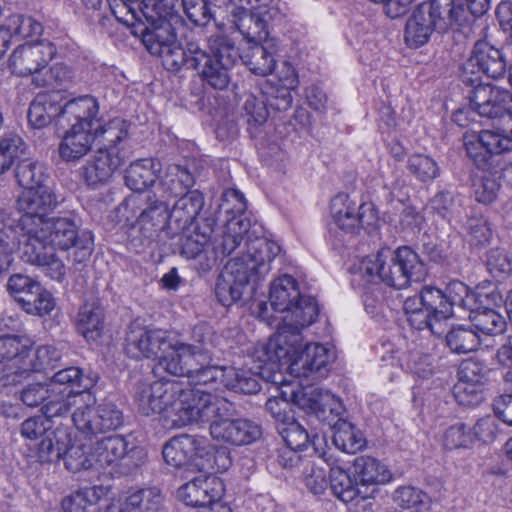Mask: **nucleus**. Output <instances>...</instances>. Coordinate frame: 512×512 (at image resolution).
Wrapping results in <instances>:
<instances>
[{"label": "nucleus", "instance_id": "nucleus-1", "mask_svg": "<svg viewBox=\"0 0 512 512\" xmlns=\"http://www.w3.org/2000/svg\"><path fill=\"white\" fill-rule=\"evenodd\" d=\"M218 257L230 255L239 249L223 267L216 283L215 293L223 306L250 299L257 285L272 270V262L281 247L265 237H252L250 221L246 218L227 219L221 243L214 246Z\"/></svg>", "mask_w": 512, "mask_h": 512}, {"label": "nucleus", "instance_id": "nucleus-2", "mask_svg": "<svg viewBox=\"0 0 512 512\" xmlns=\"http://www.w3.org/2000/svg\"><path fill=\"white\" fill-rule=\"evenodd\" d=\"M507 62L502 51L487 39L475 42L464 66L462 81L471 87L468 92L470 107L481 117L512 118V95L489 83L481 81V74L498 79L506 73Z\"/></svg>", "mask_w": 512, "mask_h": 512}, {"label": "nucleus", "instance_id": "nucleus-3", "mask_svg": "<svg viewBox=\"0 0 512 512\" xmlns=\"http://www.w3.org/2000/svg\"><path fill=\"white\" fill-rule=\"evenodd\" d=\"M269 302L276 312L284 313L282 323L275 335L265 343L258 344L262 355L267 353L272 359H279L291 351L288 344L296 345L300 341V331L314 323L319 314V307L315 298L302 294L298 282L290 275H283L271 283Z\"/></svg>", "mask_w": 512, "mask_h": 512}, {"label": "nucleus", "instance_id": "nucleus-4", "mask_svg": "<svg viewBox=\"0 0 512 512\" xmlns=\"http://www.w3.org/2000/svg\"><path fill=\"white\" fill-rule=\"evenodd\" d=\"M205 393L199 389L185 390L179 382L160 379L139 384L135 401L142 415L164 413L172 427L181 428L194 423Z\"/></svg>", "mask_w": 512, "mask_h": 512}, {"label": "nucleus", "instance_id": "nucleus-5", "mask_svg": "<svg viewBox=\"0 0 512 512\" xmlns=\"http://www.w3.org/2000/svg\"><path fill=\"white\" fill-rule=\"evenodd\" d=\"M361 277L372 283L404 289L412 282H421L427 269L419 255L408 246L396 250L382 248L365 257L359 267Z\"/></svg>", "mask_w": 512, "mask_h": 512}, {"label": "nucleus", "instance_id": "nucleus-6", "mask_svg": "<svg viewBox=\"0 0 512 512\" xmlns=\"http://www.w3.org/2000/svg\"><path fill=\"white\" fill-rule=\"evenodd\" d=\"M237 413L233 402L218 394L205 393L194 423L209 422L213 440L232 446L249 445L262 435L256 422L246 418H233Z\"/></svg>", "mask_w": 512, "mask_h": 512}, {"label": "nucleus", "instance_id": "nucleus-7", "mask_svg": "<svg viewBox=\"0 0 512 512\" xmlns=\"http://www.w3.org/2000/svg\"><path fill=\"white\" fill-rule=\"evenodd\" d=\"M468 20V12L454 0H430L417 6L408 18L404 39L410 48H418L428 42L432 33H443L453 24L461 26Z\"/></svg>", "mask_w": 512, "mask_h": 512}, {"label": "nucleus", "instance_id": "nucleus-8", "mask_svg": "<svg viewBox=\"0 0 512 512\" xmlns=\"http://www.w3.org/2000/svg\"><path fill=\"white\" fill-rule=\"evenodd\" d=\"M165 462L175 468L186 467L206 473L224 472L232 461L225 448L213 451L201 436L181 434L169 439L162 450Z\"/></svg>", "mask_w": 512, "mask_h": 512}, {"label": "nucleus", "instance_id": "nucleus-9", "mask_svg": "<svg viewBox=\"0 0 512 512\" xmlns=\"http://www.w3.org/2000/svg\"><path fill=\"white\" fill-rule=\"evenodd\" d=\"M291 342L292 340L289 338L288 344H283L282 347H289L291 351L279 359H272L268 353L265 356L262 355L260 346L255 348L253 357L260 363L258 368L262 377H265V371L279 370L283 362L289 365L291 373L296 377L321 378L327 373L329 366L336 358L334 349L322 344L311 343L303 347L301 333L300 341L296 345L290 346Z\"/></svg>", "mask_w": 512, "mask_h": 512}, {"label": "nucleus", "instance_id": "nucleus-10", "mask_svg": "<svg viewBox=\"0 0 512 512\" xmlns=\"http://www.w3.org/2000/svg\"><path fill=\"white\" fill-rule=\"evenodd\" d=\"M192 69L202 83L215 90H224L231 82V70L240 58L239 50L227 36L210 39L209 51L192 50Z\"/></svg>", "mask_w": 512, "mask_h": 512}, {"label": "nucleus", "instance_id": "nucleus-11", "mask_svg": "<svg viewBox=\"0 0 512 512\" xmlns=\"http://www.w3.org/2000/svg\"><path fill=\"white\" fill-rule=\"evenodd\" d=\"M39 232H43L54 248L68 250L73 248V260L83 263L93 252V234L91 231H79L73 216H57L48 218L42 223Z\"/></svg>", "mask_w": 512, "mask_h": 512}, {"label": "nucleus", "instance_id": "nucleus-12", "mask_svg": "<svg viewBox=\"0 0 512 512\" xmlns=\"http://www.w3.org/2000/svg\"><path fill=\"white\" fill-rule=\"evenodd\" d=\"M30 223L26 218V227H21L25 237L22 245V259L40 267L51 279L62 281L66 275L63 261L58 258L55 248L48 242L44 233L39 232L41 230L39 226H33Z\"/></svg>", "mask_w": 512, "mask_h": 512}, {"label": "nucleus", "instance_id": "nucleus-13", "mask_svg": "<svg viewBox=\"0 0 512 512\" xmlns=\"http://www.w3.org/2000/svg\"><path fill=\"white\" fill-rule=\"evenodd\" d=\"M214 225V219L206 218L193 228L173 230L175 235L179 234V253L187 259H198L204 271L211 269L218 259V251L212 243Z\"/></svg>", "mask_w": 512, "mask_h": 512}, {"label": "nucleus", "instance_id": "nucleus-14", "mask_svg": "<svg viewBox=\"0 0 512 512\" xmlns=\"http://www.w3.org/2000/svg\"><path fill=\"white\" fill-rule=\"evenodd\" d=\"M93 402L85 403L72 414L76 429L85 437L93 438L98 434L115 431L123 425V412L112 402H104L94 406Z\"/></svg>", "mask_w": 512, "mask_h": 512}, {"label": "nucleus", "instance_id": "nucleus-15", "mask_svg": "<svg viewBox=\"0 0 512 512\" xmlns=\"http://www.w3.org/2000/svg\"><path fill=\"white\" fill-rule=\"evenodd\" d=\"M57 53L55 45L49 41L25 43L17 46L9 57L11 72L20 77L41 75Z\"/></svg>", "mask_w": 512, "mask_h": 512}, {"label": "nucleus", "instance_id": "nucleus-16", "mask_svg": "<svg viewBox=\"0 0 512 512\" xmlns=\"http://www.w3.org/2000/svg\"><path fill=\"white\" fill-rule=\"evenodd\" d=\"M225 493V485L222 479L216 476H198L178 489V498L187 506L203 512L212 508L215 511L216 504H222Z\"/></svg>", "mask_w": 512, "mask_h": 512}, {"label": "nucleus", "instance_id": "nucleus-17", "mask_svg": "<svg viewBox=\"0 0 512 512\" xmlns=\"http://www.w3.org/2000/svg\"><path fill=\"white\" fill-rule=\"evenodd\" d=\"M330 213L333 223L347 234H357L374 220L371 207L356 205L347 194H338L331 200Z\"/></svg>", "mask_w": 512, "mask_h": 512}, {"label": "nucleus", "instance_id": "nucleus-18", "mask_svg": "<svg viewBox=\"0 0 512 512\" xmlns=\"http://www.w3.org/2000/svg\"><path fill=\"white\" fill-rule=\"evenodd\" d=\"M59 203L56 194L46 185L22 192L17 199V208L22 213L20 226L26 227V218L33 226H40L48 219L47 214L56 209Z\"/></svg>", "mask_w": 512, "mask_h": 512}, {"label": "nucleus", "instance_id": "nucleus-19", "mask_svg": "<svg viewBox=\"0 0 512 512\" xmlns=\"http://www.w3.org/2000/svg\"><path fill=\"white\" fill-rule=\"evenodd\" d=\"M95 461L102 467L124 461L127 467L138 466L143 458L142 448L131 445L120 435L109 436L98 440L92 452Z\"/></svg>", "mask_w": 512, "mask_h": 512}, {"label": "nucleus", "instance_id": "nucleus-20", "mask_svg": "<svg viewBox=\"0 0 512 512\" xmlns=\"http://www.w3.org/2000/svg\"><path fill=\"white\" fill-rule=\"evenodd\" d=\"M124 162L125 157L119 148H99L81 168V176L88 186L97 188L108 183Z\"/></svg>", "mask_w": 512, "mask_h": 512}, {"label": "nucleus", "instance_id": "nucleus-21", "mask_svg": "<svg viewBox=\"0 0 512 512\" xmlns=\"http://www.w3.org/2000/svg\"><path fill=\"white\" fill-rule=\"evenodd\" d=\"M169 342L164 331L136 327L130 329L126 336L125 351L134 359L155 358L159 352L166 351Z\"/></svg>", "mask_w": 512, "mask_h": 512}, {"label": "nucleus", "instance_id": "nucleus-22", "mask_svg": "<svg viewBox=\"0 0 512 512\" xmlns=\"http://www.w3.org/2000/svg\"><path fill=\"white\" fill-rule=\"evenodd\" d=\"M182 22L179 15L170 16V21H162L154 26L143 25L141 22L132 33L141 37L142 43L152 55L158 56L176 41L177 25H182Z\"/></svg>", "mask_w": 512, "mask_h": 512}, {"label": "nucleus", "instance_id": "nucleus-23", "mask_svg": "<svg viewBox=\"0 0 512 512\" xmlns=\"http://www.w3.org/2000/svg\"><path fill=\"white\" fill-rule=\"evenodd\" d=\"M93 401L94 396L89 391H76V389L69 387L51 385L49 396L42 405L41 411L49 420L67 415L72 407H75L76 410L83 407L85 403Z\"/></svg>", "mask_w": 512, "mask_h": 512}, {"label": "nucleus", "instance_id": "nucleus-24", "mask_svg": "<svg viewBox=\"0 0 512 512\" xmlns=\"http://www.w3.org/2000/svg\"><path fill=\"white\" fill-rule=\"evenodd\" d=\"M195 184L194 175L187 167L178 164L169 165L150 192L154 197L168 203L172 198L182 196Z\"/></svg>", "mask_w": 512, "mask_h": 512}, {"label": "nucleus", "instance_id": "nucleus-25", "mask_svg": "<svg viewBox=\"0 0 512 512\" xmlns=\"http://www.w3.org/2000/svg\"><path fill=\"white\" fill-rule=\"evenodd\" d=\"M291 400L300 409L314 415L317 419H326L325 411L320 407H327L334 414L341 410V402L337 398L329 391L313 385L293 390Z\"/></svg>", "mask_w": 512, "mask_h": 512}, {"label": "nucleus", "instance_id": "nucleus-26", "mask_svg": "<svg viewBox=\"0 0 512 512\" xmlns=\"http://www.w3.org/2000/svg\"><path fill=\"white\" fill-rule=\"evenodd\" d=\"M189 348L183 347L180 343L166 347L164 354L158 357L157 363L153 367L155 376L164 380V374L183 377L191 374V371L197 369L196 360L189 354Z\"/></svg>", "mask_w": 512, "mask_h": 512}, {"label": "nucleus", "instance_id": "nucleus-27", "mask_svg": "<svg viewBox=\"0 0 512 512\" xmlns=\"http://www.w3.org/2000/svg\"><path fill=\"white\" fill-rule=\"evenodd\" d=\"M227 9L235 27L248 43L252 45L266 42L268 30L264 16L251 13L248 9L235 5L232 1L227 4Z\"/></svg>", "mask_w": 512, "mask_h": 512}, {"label": "nucleus", "instance_id": "nucleus-28", "mask_svg": "<svg viewBox=\"0 0 512 512\" xmlns=\"http://www.w3.org/2000/svg\"><path fill=\"white\" fill-rule=\"evenodd\" d=\"M204 206V196L198 190L190 191L175 202L169 213V230H186Z\"/></svg>", "mask_w": 512, "mask_h": 512}, {"label": "nucleus", "instance_id": "nucleus-29", "mask_svg": "<svg viewBox=\"0 0 512 512\" xmlns=\"http://www.w3.org/2000/svg\"><path fill=\"white\" fill-rule=\"evenodd\" d=\"M124 207L132 212L140 210L139 215L147 216L146 220L152 222L155 227L164 229L167 226L169 229L168 203L154 197L152 193L133 194L125 199Z\"/></svg>", "mask_w": 512, "mask_h": 512}, {"label": "nucleus", "instance_id": "nucleus-30", "mask_svg": "<svg viewBox=\"0 0 512 512\" xmlns=\"http://www.w3.org/2000/svg\"><path fill=\"white\" fill-rule=\"evenodd\" d=\"M99 104L97 100L85 95L68 101L62 106V119L69 125L80 126L84 129L94 130V124L98 121Z\"/></svg>", "mask_w": 512, "mask_h": 512}, {"label": "nucleus", "instance_id": "nucleus-31", "mask_svg": "<svg viewBox=\"0 0 512 512\" xmlns=\"http://www.w3.org/2000/svg\"><path fill=\"white\" fill-rule=\"evenodd\" d=\"M94 130L71 125L59 145V155L64 161H76L85 156L95 141Z\"/></svg>", "mask_w": 512, "mask_h": 512}, {"label": "nucleus", "instance_id": "nucleus-32", "mask_svg": "<svg viewBox=\"0 0 512 512\" xmlns=\"http://www.w3.org/2000/svg\"><path fill=\"white\" fill-rule=\"evenodd\" d=\"M27 117L33 128L42 129L48 126L55 117L62 119V105L51 95L38 94L29 106Z\"/></svg>", "mask_w": 512, "mask_h": 512}, {"label": "nucleus", "instance_id": "nucleus-33", "mask_svg": "<svg viewBox=\"0 0 512 512\" xmlns=\"http://www.w3.org/2000/svg\"><path fill=\"white\" fill-rule=\"evenodd\" d=\"M77 330L87 340L97 339L104 326V310L98 301L85 302L77 315Z\"/></svg>", "mask_w": 512, "mask_h": 512}, {"label": "nucleus", "instance_id": "nucleus-34", "mask_svg": "<svg viewBox=\"0 0 512 512\" xmlns=\"http://www.w3.org/2000/svg\"><path fill=\"white\" fill-rule=\"evenodd\" d=\"M353 475L360 486L385 483L390 480V472L378 459L359 456L353 462Z\"/></svg>", "mask_w": 512, "mask_h": 512}, {"label": "nucleus", "instance_id": "nucleus-35", "mask_svg": "<svg viewBox=\"0 0 512 512\" xmlns=\"http://www.w3.org/2000/svg\"><path fill=\"white\" fill-rule=\"evenodd\" d=\"M469 323L482 339L483 336H497L506 329L505 318L494 309L479 308L470 309Z\"/></svg>", "mask_w": 512, "mask_h": 512}, {"label": "nucleus", "instance_id": "nucleus-36", "mask_svg": "<svg viewBox=\"0 0 512 512\" xmlns=\"http://www.w3.org/2000/svg\"><path fill=\"white\" fill-rule=\"evenodd\" d=\"M332 430L333 444L345 453L355 454L366 446L363 433L344 419H338Z\"/></svg>", "mask_w": 512, "mask_h": 512}, {"label": "nucleus", "instance_id": "nucleus-37", "mask_svg": "<svg viewBox=\"0 0 512 512\" xmlns=\"http://www.w3.org/2000/svg\"><path fill=\"white\" fill-rule=\"evenodd\" d=\"M163 497L159 489L147 488L127 496L119 512H165Z\"/></svg>", "mask_w": 512, "mask_h": 512}, {"label": "nucleus", "instance_id": "nucleus-38", "mask_svg": "<svg viewBox=\"0 0 512 512\" xmlns=\"http://www.w3.org/2000/svg\"><path fill=\"white\" fill-rule=\"evenodd\" d=\"M445 341L452 353L466 354L475 351L482 340L479 332L468 323L452 326L446 333Z\"/></svg>", "mask_w": 512, "mask_h": 512}, {"label": "nucleus", "instance_id": "nucleus-39", "mask_svg": "<svg viewBox=\"0 0 512 512\" xmlns=\"http://www.w3.org/2000/svg\"><path fill=\"white\" fill-rule=\"evenodd\" d=\"M70 443V435L66 429H50L42 437L38 447V457L41 462H56L60 460Z\"/></svg>", "mask_w": 512, "mask_h": 512}, {"label": "nucleus", "instance_id": "nucleus-40", "mask_svg": "<svg viewBox=\"0 0 512 512\" xmlns=\"http://www.w3.org/2000/svg\"><path fill=\"white\" fill-rule=\"evenodd\" d=\"M329 484L333 495L344 503L352 502L357 497L366 498V495H362L359 482L341 467L330 469Z\"/></svg>", "mask_w": 512, "mask_h": 512}, {"label": "nucleus", "instance_id": "nucleus-41", "mask_svg": "<svg viewBox=\"0 0 512 512\" xmlns=\"http://www.w3.org/2000/svg\"><path fill=\"white\" fill-rule=\"evenodd\" d=\"M153 161L142 159L132 163L125 173V183L131 190L142 194L150 185L156 184Z\"/></svg>", "mask_w": 512, "mask_h": 512}, {"label": "nucleus", "instance_id": "nucleus-42", "mask_svg": "<svg viewBox=\"0 0 512 512\" xmlns=\"http://www.w3.org/2000/svg\"><path fill=\"white\" fill-rule=\"evenodd\" d=\"M248 69L259 76L271 74L275 68V58L273 54L263 44H252L240 58Z\"/></svg>", "mask_w": 512, "mask_h": 512}, {"label": "nucleus", "instance_id": "nucleus-43", "mask_svg": "<svg viewBox=\"0 0 512 512\" xmlns=\"http://www.w3.org/2000/svg\"><path fill=\"white\" fill-rule=\"evenodd\" d=\"M222 382L228 389L243 394H255L261 389L255 374L235 367L224 368Z\"/></svg>", "mask_w": 512, "mask_h": 512}, {"label": "nucleus", "instance_id": "nucleus-44", "mask_svg": "<svg viewBox=\"0 0 512 512\" xmlns=\"http://www.w3.org/2000/svg\"><path fill=\"white\" fill-rule=\"evenodd\" d=\"M213 332L207 324L195 325L192 329V343H180L183 347L189 348V354L200 364L211 361V350L213 348Z\"/></svg>", "mask_w": 512, "mask_h": 512}, {"label": "nucleus", "instance_id": "nucleus-45", "mask_svg": "<svg viewBox=\"0 0 512 512\" xmlns=\"http://www.w3.org/2000/svg\"><path fill=\"white\" fill-rule=\"evenodd\" d=\"M193 49L200 51L201 47L196 42H188L186 47L183 48L177 43V41H175L172 45L164 49L163 53H160L158 56L162 58L164 67L169 71L176 72L182 67L192 69L191 62L195 56L192 53Z\"/></svg>", "mask_w": 512, "mask_h": 512}, {"label": "nucleus", "instance_id": "nucleus-46", "mask_svg": "<svg viewBox=\"0 0 512 512\" xmlns=\"http://www.w3.org/2000/svg\"><path fill=\"white\" fill-rule=\"evenodd\" d=\"M129 124L126 120L116 117L94 129L95 139L100 148H118L117 145L127 138Z\"/></svg>", "mask_w": 512, "mask_h": 512}, {"label": "nucleus", "instance_id": "nucleus-47", "mask_svg": "<svg viewBox=\"0 0 512 512\" xmlns=\"http://www.w3.org/2000/svg\"><path fill=\"white\" fill-rule=\"evenodd\" d=\"M137 8L143 25H158L162 21H170V16L178 15L167 0H138Z\"/></svg>", "mask_w": 512, "mask_h": 512}, {"label": "nucleus", "instance_id": "nucleus-48", "mask_svg": "<svg viewBox=\"0 0 512 512\" xmlns=\"http://www.w3.org/2000/svg\"><path fill=\"white\" fill-rule=\"evenodd\" d=\"M279 432L286 446L292 449H307L310 445L314 446L318 440L317 434L308 432L307 429L296 420H292L288 423L284 422Z\"/></svg>", "mask_w": 512, "mask_h": 512}, {"label": "nucleus", "instance_id": "nucleus-49", "mask_svg": "<svg viewBox=\"0 0 512 512\" xmlns=\"http://www.w3.org/2000/svg\"><path fill=\"white\" fill-rule=\"evenodd\" d=\"M422 306H424L438 322L445 325L446 320L452 317L450 303H448L442 290L425 286L422 289Z\"/></svg>", "mask_w": 512, "mask_h": 512}, {"label": "nucleus", "instance_id": "nucleus-50", "mask_svg": "<svg viewBox=\"0 0 512 512\" xmlns=\"http://www.w3.org/2000/svg\"><path fill=\"white\" fill-rule=\"evenodd\" d=\"M15 178L18 185L23 187L25 191L44 186V168L38 161L22 160L16 166Z\"/></svg>", "mask_w": 512, "mask_h": 512}, {"label": "nucleus", "instance_id": "nucleus-51", "mask_svg": "<svg viewBox=\"0 0 512 512\" xmlns=\"http://www.w3.org/2000/svg\"><path fill=\"white\" fill-rule=\"evenodd\" d=\"M280 81L283 86L268 95L267 103L278 111H286L291 107L293 100L290 90L296 88L298 84L295 71L290 65H287V75L280 78Z\"/></svg>", "mask_w": 512, "mask_h": 512}, {"label": "nucleus", "instance_id": "nucleus-52", "mask_svg": "<svg viewBox=\"0 0 512 512\" xmlns=\"http://www.w3.org/2000/svg\"><path fill=\"white\" fill-rule=\"evenodd\" d=\"M394 502L403 509L419 511L430 504V497L414 486H401L393 493Z\"/></svg>", "mask_w": 512, "mask_h": 512}, {"label": "nucleus", "instance_id": "nucleus-53", "mask_svg": "<svg viewBox=\"0 0 512 512\" xmlns=\"http://www.w3.org/2000/svg\"><path fill=\"white\" fill-rule=\"evenodd\" d=\"M24 151L25 143L18 135L2 137L0 139V174L8 171Z\"/></svg>", "mask_w": 512, "mask_h": 512}, {"label": "nucleus", "instance_id": "nucleus-54", "mask_svg": "<svg viewBox=\"0 0 512 512\" xmlns=\"http://www.w3.org/2000/svg\"><path fill=\"white\" fill-rule=\"evenodd\" d=\"M49 384L55 385V387L73 388L76 391H89L93 381L88 378L85 379L79 368L69 367L56 372L49 381Z\"/></svg>", "mask_w": 512, "mask_h": 512}, {"label": "nucleus", "instance_id": "nucleus-55", "mask_svg": "<svg viewBox=\"0 0 512 512\" xmlns=\"http://www.w3.org/2000/svg\"><path fill=\"white\" fill-rule=\"evenodd\" d=\"M39 286L38 281L21 273L11 275L6 284L7 291L20 306L23 305L26 299L31 298V294L39 289Z\"/></svg>", "mask_w": 512, "mask_h": 512}, {"label": "nucleus", "instance_id": "nucleus-56", "mask_svg": "<svg viewBox=\"0 0 512 512\" xmlns=\"http://www.w3.org/2000/svg\"><path fill=\"white\" fill-rule=\"evenodd\" d=\"M4 30L9 33V38L12 35L27 38L40 35L43 31V26L32 17L12 15L8 18Z\"/></svg>", "mask_w": 512, "mask_h": 512}, {"label": "nucleus", "instance_id": "nucleus-57", "mask_svg": "<svg viewBox=\"0 0 512 512\" xmlns=\"http://www.w3.org/2000/svg\"><path fill=\"white\" fill-rule=\"evenodd\" d=\"M138 0H111L110 9L117 21L131 27L132 31L142 22L137 8Z\"/></svg>", "mask_w": 512, "mask_h": 512}, {"label": "nucleus", "instance_id": "nucleus-58", "mask_svg": "<svg viewBox=\"0 0 512 512\" xmlns=\"http://www.w3.org/2000/svg\"><path fill=\"white\" fill-rule=\"evenodd\" d=\"M147 216H138L130 230V241L134 246H147L157 239L163 229L155 227Z\"/></svg>", "mask_w": 512, "mask_h": 512}, {"label": "nucleus", "instance_id": "nucleus-59", "mask_svg": "<svg viewBox=\"0 0 512 512\" xmlns=\"http://www.w3.org/2000/svg\"><path fill=\"white\" fill-rule=\"evenodd\" d=\"M443 292L452 311L455 305L470 310L476 303L477 295L461 281L450 282Z\"/></svg>", "mask_w": 512, "mask_h": 512}, {"label": "nucleus", "instance_id": "nucleus-60", "mask_svg": "<svg viewBox=\"0 0 512 512\" xmlns=\"http://www.w3.org/2000/svg\"><path fill=\"white\" fill-rule=\"evenodd\" d=\"M489 372L490 369L483 361L477 358H468L463 360L459 366L458 380L484 386Z\"/></svg>", "mask_w": 512, "mask_h": 512}, {"label": "nucleus", "instance_id": "nucleus-61", "mask_svg": "<svg viewBox=\"0 0 512 512\" xmlns=\"http://www.w3.org/2000/svg\"><path fill=\"white\" fill-rule=\"evenodd\" d=\"M453 396L459 405L475 407L484 400V386L458 380L453 387Z\"/></svg>", "mask_w": 512, "mask_h": 512}, {"label": "nucleus", "instance_id": "nucleus-62", "mask_svg": "<svg viewBox=\"0 0 512 512\" xmlns=\"http://www.w3.org/2000/svg\"><path fill=\"white\" fill-rule=\"evenodd\" d=\"M55 303L50 292L45 290L41 285L31 294V298L21 306L22 309L31 315L44 316L54 309Z\"/></svg>", "mask_w": 512, "mask_h": 512}, {"label": "nucleus", "instance_id": "nucleus-63", "mask_svg": "<svg viewBox=\"0 0 512 512\" xmlns=\"http://www.w3.org/2000/svg\"><path fill=\"white\" fill-rule=\"evenodd\" d=\"M29 355V349L17 336H0V363L13 361L21 363Z\"/></svg>", "mask_w": 512, "mask_h": 512}, {"label": "nucleus", "instance_id": "nucleus-64", "mask_svg": "<svg viewBox=\"0 0 512 512\" xmlns=\"http://www.w3.org/2000/svg\"><path fill=\"white\" fill-rule=\"evenodd\" d=\"M64 512H95V495L91 490L77 491L62 500Z\"/></svg>", "mask_w": 512, "mask_h": 512}]
</instances>
